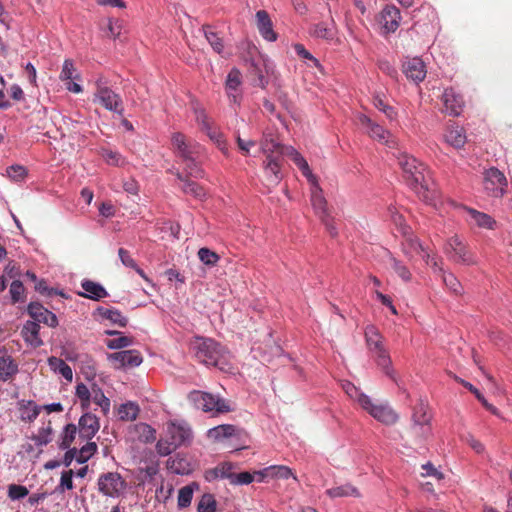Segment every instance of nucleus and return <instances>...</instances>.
<instances>
[{
  "instance_id": "nucleus-27",
  "label": "nucleus",
  "mask_w": 512,
  "mask_h": 512,
  "mask_svg": "<svg viewBox=\"0 0 512 512\" xmlns=\"http://www.w3.org/2000/svg\"><path fill=\"white\" fill-rule=\"evenodd\" d=\"M260 146L266 158H271V155H279L280 158L284 156V146L272 134H264Z\"/></svg>"
},
{
  "instance_id": "nucleus-16",
  "label": "nucleus",
  "mask_w": 512,
  "mask_h": 512,
  "mask_svg": "<svg viewBox=\"0 0 512 512\" xmlns=\"http://www.w3.org/2000/svg\"><path fill=\"white\" fill-rule=\"evenodd\" d=\"M282 162L283 158H280L279 155H271V158H266L264 162V172L268 186H276L281 181Z\"/></svg>"
},
{
  "instance_id": "nucleus-6",
  "label": "nucleus",
  "mask_w": 512,
  "mask_h": 512,
  "mask_svg": "<svg viewBox=\"0 0 512 512\" xmlns=\"http://www.w3.org/2000/svg\"><path fill=\"white\" fill-rule=\"evenodd\" d=\"M188 399L198 409L204 412H213L214 414L226 413L231 410L225 399L214 396L213 394L194 390L189 393Z\"/></svg>"
},
{
  "instance_id": "nucleus-20",
  "label": "nucleus",
  "mask_w": 512,
  "mask_h": 512,
  "mask_svg": "<svg viewBox=\"0 0 512 512\" xmlns=\"http://www.w3.org/2000/svg\"><path fill=\"white\" fill-rule=\"evenodd\" d=\"M21 336L28 345L34 348L43 345V341L40 337V325L33 320L25 322L21 329Z\"/></svg>"
},
{
  "instance_id": "nucleus-8",
  "label": "nucleus",
  "mask_w": 512,
  "mask_h": 512,
  "mask_svg": "<svg viewBox=\"0 0 512 512\" xmlns=\"http://www.w3.org/2000/svg\"><path fill=\"white\" fill-rule=\"evenodd\" d=\"M361 407L377 421L392 425L398 421V414L387 404H374L370 397L361 398Z\"/></svg>"
},
{
  "instance_id": "nucleus-29",
  "label": "nucleus",
  "mask_w": 512,
  "mask_h": 512,
  "mask_svg": "<svg viewBox=\"0 0 512 512\" xmlns=\"http://www.w3.org/2000/svg\"><path fill=\"white\" fill-rule=\"evenodd\" d=\"M94 313L100 316L102 319H107L120 327H125L128 322L127 318L115 308L98 307Z\"/></svg>"
},
{
  "instance_id": "nucleus-31",
  "label": "nucleus",
  "mask_w": 512,
  "mask_h": 512,
  "mask_svg": "<svg viewBox=\"0 0 512 512\" xmlns=\"http://www.w3.org/2000/svg\"><path fill=\"white\" fill-rule=\"evenodd\" d=\"M48 364L52 370L60 373L67 381H72L73 372L71 367L64 360L51 356L48 358Z\"/></svg>"
},
{
  "instance_id": "nucleus-45",
  "label": "nucleus",
  "mask_w": 512,
  "mask_h": 512,
  "mask_svg": "<svg viewBox=\"0 0 512 512\" xmlns=\"http://www.w3.org/2000/svg\"><path fill=\"white\" fill-rule=\"evenodd\" d=\"M100 155L109 165L122 166L125 163L124 158L117 151L101 148Z\"/></svg>"
},
{
  "instance_id": "nucleus-46",
  "label": "nucleus",
  "mask_w": 512,
  "mask_h": 512,
  "mask_svg": "<svg viewBox=\"0 0 512 512\" xmlns=\"http://www.w3.org/2000/svg\"><path fill=\"white\" fill-rule=\"evenodd\" d=\"M97 451L95 442H87L81 449L77 450L76 461L78 463L87 462Z\"/></svg>"
},
{
  "instance_id": "nucleus-43",
  "label": "nucleus",
  "mask_w": 512,
  "mask_h": 512,
  "mask_svg": "<svg viewBox=\"0 0 512 512\" xmlns=\"http://www.w3.org/2000/svg\"><path fill=\"white\" fill-rule=\"evenodd\" d=\"M77 433V427L75 424H67L61 435V442L59 447L61 449H68L73 443Z\"/></svg>"
},
{
  "instance_id": "nucleus-53",
  "label": "nucleus",
  "mask_w": 512,
  "mask_h": 512,
  "mask_svg": "<svg viewBox=\"0 0 512 512\" xmlns=\"http://www.w3.org/2000/svg\"><path fill=\"white\" fill-rule=\"evenodd\" d=\"M342 388L345 391V393L353 400L357 401L359 405L361 406V398L362 397H368L364 393H362L353 383L351 382H344L342 384Z\"/></svg>"
},
{
  "instance_id": "nucleus-64",
  "label": "nucleus",
  "mask_w": 512,
  "mask_h": 512,
  "mask_svg": "<svg viewBox=\"0 0 512 512\" xmlns=\"http://www.w3.org/2000/svg\"><path fill=\"white\" fill-rule=\"evenodd\" d=\"M271 474L280 479H288L289 477H296L293 475L292 470L287 466H272L268 469Z\"/></svg>"
},
{
  "instance_id": "nucleus-30",
  "label": "nucleus",
  "mask_w": 512,
  "mask_h": 512,
  "mask_svg": "<svg viewBox=\"0 0 512 512\" xmlns=\"http://www.w3.org/2000/svg\"><path fill=\"white\" fill-rule=\"evenodd\" d=\"M309 33L314 38L332 40L335 35L334 24L332 21L331 23L321 22L313 24L309 29Z\"/></svg>"
},
{
  "instance_id": "nucleus-12",
  "label": "nucleus",
  "mask_w": 512,
  "mask_h": 512,
  "mask_svg": "<svg viewBox=\"0 0 512 512\" xmlns=\"http://www.w3.org/2000/svg\"><path fill=\"white\" fill-rule=\"evenodd\" d=\"M270 68L265 60H253L248 68V78L251 84L265 89L269 83Z\"/></svg>"
},
{
  "instance_id": "nucleus-44",
  "label": "nucleus",
  "mask_w": 512,
  "mask_h": 512,
  "mask_svg": "<svg viewBox=\"0 0 512 512\" xmlns=\"http://www.w3.org/2000/svg\"><path fill=\"white\" fill-rule=\"evenodd\" d=\"M59 78L61 81L65 83L70 80L79 79V75L71 59H66L64 61Z\"/></svg>"
},
{
  "instance_id": "nucleus-49",
  "label": "nucleus",
  "mask_w": 512,
  "mask_h": 512,
  "mask_svg": "<svg viewBox=\"0 0 512 512\" xmlns=\"http://www.w3.org/2000/svg\"><path fill=\"white\" fill-rule=\"evenodd\" d=\"M110 335H119L118 337L109 340L107 346L110 349H122L132 344V338L121 335L120 332H109Z\"/></svg>"
},
{
  "instance_id": "nucleus-11",
  "label": "nucleus",
  "mask_w": 512,
  "mask_h": 512,
  "mask_svg": "<svg viewBox=\"0 0 512 512\" xmlns=\"http://www.w3.org/2000/svg\"><path fill=\"white\" fill-rule=\"evenodd\" d=\"M359 123L366 128L367 134L374 140L378 142L391 146L394 144V140L390 132L384 129L381 125L374 122L370 117L365 114H360L358 116Z\"/></svg>"
},
{
  "instance_id": "nucleus-4",
  "label": "nucleus",
  "mask_w": 512,
  "mask_h": 512,
  "mask_svg": "<svg viewBox=\"0 0 512 512\" xmlns=\"http://www.w3.org/2000/svg\"><path fill=\"white\" fill-rule=\"evenodd\" d=\"M191 350L197 360L205 365L224 370L228 363V353L213 339L196 338L191 344Z\"/></svg>"
},
{
  "instance_id": "nucleus-26",
  "label": "nucleus",
  "mask_w": 512,
  "mask_h": 512,
  "mask_svg": "<svg viewBox=\"0 0 512 512\" xmlns=\"http://www.w3.org/2000/svg\"><path fill=\"white\" fill-rule=\"evenodd\" d=\"M81 287L84 292H80L79 295L82 297L98 301L108 296L106 289L97 282L84 280L81 283Z\"/></svg>"
},
{
  "instance_id": "nucleus-37",
  "label": "nucleus",
  "mask_w": 512,
  "mask_h": 512,
  "mask_svg": "<svg viewBox=\"0 0 512 512\" xmlns=\"http://www.w3.org/2000/svg\"><path fill=\"white\" fill-rule=\"evenodd\" d=\"M327 495H329L331 498H337V497H348V496H354L359 497V491L357 488L350 484L341 485L338 487L330 488L326 491Z\"/></svg>"
},
{
  "instance_id": "nucleus-42",
  "label": "nucleus",
  "mask_w": 512,
  "mask_h": 512,
  "mask_svg": "<svg viewBox=\"0 0 512 512\" xmlns=\"http://www.w3.org/2000/svg\"><path fill=\"white\" fill-rule=\"evenodd\" d=\"M445 252L447 254L453 253L455 256H464L466 253H468L466 245L458 236L450 238L445 248Z\"/></svg>"
},
{
  "instance_id": "nucleus-50",
  "label": "nucleus",
  "mask_w": 512,
  "mask_h": 512,
  "mask_svg": "<svg viewBox=\"0 0 512 512\" xmlns=\"http://www.w3.org/2000/svg\"><path fill=\"white\" fill-rule=\"evenodd\" d=\"M193 498V488L191 485L182 487L178 492V507L186 508L191 504Z\"/></svg>"
},
{
  "instance_id": "nucleus-39",
  "label": "nucleus",
  "mask_w": 512,
  "mask_h": 512,
  "mask_svg": "<svg viewBox=\"0 0 512 512\" xmlns=\"http://www.w3.org/2000/svg\"><path fill=\"white\" fill-rule=\"evenodd\" d=\"M138 413H139L138 405H136L132 402L124 403V404L120 405V407L118 408L119 419H121L123 421L135 420L138 416Z\"/></svg>"
},
{
  "instance_id": "nucleus-1",
  "label": "nucleus",
  "mask_w": 512,
  "mask_h": 512,
  "mask_svg": "<svg viewBox=\"0 0 512 512\" xmlns=\"http://www.w3.org/2000/svg\"><path fill=\"white\" fill-rule=\"evenodd\" d=\"M398 165L402 169L404 181L418 198L432 204L438 197V191L427 166L407 153L398 156Z\"/></svg>"
},
{
  "instance_id": "nucleus-38",
  "label": "nucleus",
  "mask_w": 512,
  "mask_h": 512,
  "mask_svg": "<svg viewBox=\"0 0 512 512\" xmlns=\"http://www.w3.org/2000/svg\"><path fill=\"white\" fill-rule=\"evenodd\" d=\"M203 132L207 134L210 140L213 141L223 153H227L228 148L226 140L224 139L223 134L214 124L203 130Z\"/></svg>"
},
{
  "instance_id": "nucleus-47",
  "label": "nucleus",
  "mask_w": 512,
  "mask_h": 512,
  "mask_svg": "<svg viewBox=\"0 0 512 512\" xmlns=\"http://www.w3.org/2000/svg\"><path fill=\"white\" fill-rule=\"evenodd\" d=\"M73 475L74 471L72 469L63 471L61 473L60 483L56 487L55 491L63 493L65 490H72L74 488Z\"/></svg>"
},
{
  "instance_id": "nucleus-36",
  "label": "nucleus",
  "mask_w": 512,
  "mask_h": 512,
  "mask_svg": "<svg viewBox=\"0 0 512 512\" xmlns=\"http://www.w3.org/2000/svg\"><path fill=\"white\" fill-rule=\"evenodd\" d=\"M404 241L402 242V251L404 254L408 256L413 255H419L423 252V248L418 242V240L411 235H408V232L406 231V234H404Z\"/></svg>"
},
{
  "instance_id": "nucleus-25",
  "label": "nucleus",
  "mask_w": 512,
  "mask_h": 512,
  "mask_svg": "<svg viewBox=\"0 0 512 512\" xmlns=\"http://www.w3.org/2000/svg\"><path fill=\"white\" fill-rule=\"evenodd\" d=\"M444 138L446 143L455 149H461L467 141L464 129L454 125L447 127Z\"/></svg>"
},
{
  "instance_id": "nucleus-13",
  "label": "nucleus",
  "mask_w": 512,
  "mask_h": 512,
  "mask_svg": "<svg viewBox=\"0 0 512 512\" xmlns=\"http://www.w3.org/2000/svg\"><path fill=\"white\" fill-rule=\"evenodd\" d=\"M402 70L407 79L420 83L426 77V66L423 60L419 57L406 58L403 62Z\"/></svg>"
},
{
  "instance_id": "nucleus-18",
  "label": "nucleus",
  "mask_w": 512,
  "mask_h": 512,
  "mask_svg": "<svg viewBox=\"0 0 512 512\" xmlns=\"http://www.w3.org/2000/svg\"><path fill=\"white\" fill-rule=\"evenodd\" d=\"M442 100L444 103L445 111L452 115L458 116L463 110L464 100L462 95L457 93L453 88L445 89Z\"/></svg>"
},
{
  "instance_id": "nucleus-2",
  "label": "nucleus",
  "mask_w": 512,
  "mask_h": 512,
  "mask_svg": "<svg viewBox=\"0 0 512 512\" xmlns=\"http://www.w3.org/2000/svg\"><path fill=\"white\" fill-rule=\"evenodd\" d=\"M171 142L174 153L185 163L187 176L203 178L204 170L199 165L204 152L203 147L196 141L187 139L180 132L172 134Z\"/></svg>"
},
{
  "instance_id": "nucleus-58",
  "label": "nucleus",
  "mask_w": 512,
  "mask_h": 512,
  "mask_svg": "<svg viewBox=\"0 0 512 512\" xmlns=\"http://www.w3.org/2000/svg\"><path fill=\"white\" fill-rule=\"evenodd\" d=\"M6 173L8 177L11 178L12 180L20 181L23 180L27 175V170L24 166L12 165L6 169Z\"/></svg>"
},
{
  "instance_id": "nucleus-61",
  "label": "nucleus",
  "mask_w": 512,
  "mask_h": 512,
  "mask_svg": "<svg viewBox=\"0 0 512 512\" xmlns=\"http://www.w3.org/2000/svg\"><path fill=\"white\" fill-rule=\"evenodd\" d=\"M443 282L454 294L459 295L462 291L461 283L456 279L453 274H444Z\"/></svg>"
},
{
  "instance_id": "nucleus-22",
  "label": "nucleus",
  "mask_w": 512,
  "mask_h": 512,
  "mask_svg": "<svg viewBox=\"0 0 512 512\" xmlns=\"http://www.w3.org/2000/svg\"><path fill=\"white\" fill-rule=\"evenodd\" d=\"M18 363L8 353H0V381L6 382L18 373Z\"/></svg>"
},
{
  "instance_id": "nucleus-48",
  "label": "nucleus",
  "mask_w": 512,
  "mask_h": 512,
  "mask_svg": "<svg viewBox=\"0 0 512 512\" xmlns=\"http://www.w3.org/2000/svg\"><path fill=\"white\" fill-rule=\"evenodd\" d=\"M292 161L295 163V165L298 166L302 174L308 179L309 182H314L316 177L312 174L307 161L300 153H294Z\"/></svg>"
},
{
  "instance_id": "nucleus-60",
  "label": "nucleus",
  "mask_w": 512,
  "mask_h": 512,
  "mask_svg": "<svg viewBox=\"0 0 512 512\" xmlns=\"http://www.w3.org/2000/svg\"><path fill=\"white\" fill-rule=\"evenodd\" d=\"M195 119L198 125L200 126L201 130H205L206 128H209L214 122L208 117L205 110L202 108H195Z\"/></svg>"
},
{
  "instance_id": "nucleus-7",
  "label": "nucleus",
  "mask_w": 512,
  "mask_h": 512,
  "mask_svg": "<svg viewBox=\"0 0 512 512\" xmlns=\"http://www.w3.org/2000/svg\"><path fill=\"white\" fill-rule=\"evenodd\" d=\"M94 102H98L106 110L112 111L119 116L124 115V106L121 96L105 86L101 80L96 82Z\"/></svg>"
},
{
  "instance_id": "nucleus-24",
  "label": "nucleus",
  "mask_w": 512,
  "mask_h": 512,
  "mask_svg": "<svg viewBox=\"0 0 512 512\" xmlns=\"http://www.w3.org/2000/svg\"><path fill=\"white\" fill-rule=\"evenodd\" d=\"M311 184V203L315 210V213L321 218L323 215H327V201L323 196L322 189L319 187L317 183V179L315 178L314 182H310Z\"/></svg>"
},
{
  "instance_id": "nucleus-5",
  "label": "nucleus",
  "mask_w": 512,
  "mask_h": 512,
  "mask_svg": "<svg viewBox=\"0 0 512 512\" xmlns=\"http://www.w3.org/2000/svg\"><path fill=\"white\" fill-rule=\"evenodd\" d=\"M365 339L369 350L372 352L377 365L385 372L389 377H393V369L391 368V358L389 352L386 350L383 344V336L379 330L369 325L365 329Z\"/></svg>"
},
{
  "instance_id": "nucleus-3",
  "label": "nucleus",
  "mask_w": 512,
  "mask_h": 512,
  "mask_svg": "<svg viewBox=\"0 0 512 512\" xmlns=\"http://www.w3.org/2000/svg\"><path fill=\"white\" fill-rule=\"evenodd\" d=\"M193 437L191 427L184 421H170L166 426L164 438L156 444L157 453L160 456H168L178 447L187 445Z\"/></svg>"
},
{
  "instance_id": "nucleus-55",
  "label": "nucleus",
  "mask_w": 512,
  "mask_h": 512,
  "mask_svg": "<svg viewBox=\"0 0 512 512\" xmlns=\"http://www.w3.org/2000/svg\"><path fill=\"white\" fill-rule=\"evenodd\" d=\"M140 439L145 443H151L156 440V430L147 424H140L138 426Z\"/></svg>"
},
{
  "instance_id": "nucleus-59",
  "label": "nucleus",
  "mask_w": 512,
  "mask_h": 512,
  "mask_svg": "<svg viewBox=\"0 0 512 512\" xmlns=\"http://www.w3.org/2000/svg\"><path fill=\"white\" fill-rule=\"evenodd\" d=\"M52 427L49 424L47 427L39 430L38 434L33 438L36 445L43 446L51 442Z\"/></svg>"
},
{
  "instance_id": "nucleus-52",
  "label": "nucleus",
  "mask_w": 512,
  "mask_h": 512,
  "mask_svg": "<svg viewBox=\"0 0 512 512\" xmlns=\"http://www.w3.org/2000/svg\"><path fill=\"white\" fill-rule=\"evenodd\" d=\"M197 510L198 512H215L216 501L213 496L210 494L203 495L198 503Z\"/></svg>"
},
{
  "instance_id": "nucleus-41",
  "label": "nucleus",
  "mask_w": 512,
  "mask_h": 512,
  "mask_svg": "<svg viewBox=\"0 0 512 512\" xmlns=\"http://www.w3.org/2000/svg\"><path fill=\"white\" fill-rule=\"evenodd\" d=\"M92 400L93 402L101 408V411L104 415H107L110 410V400L107 398L100 388H97L96 385L92 387Z\"/></svg>"
},
{
  "instance_id": "nucleus-10",
  "label": "nucleus",
  "mask_w": 512,
  "mask_h": 512,
  "mask_svg": "<svg viewBox=\"0 0 512 512\" xmlns=\"http://www.w3.org/2000/svg\"><path fill=\"white\" fill-rule=\"evenodd\" d=\"M507 186L505 175L497 168H490L484 177V189L493 197H502Z\"/></svg>"
},
{
  "instance_id": "nucleus-57",
  "label": "nucleus",
  "mask_w": 512,
  "mask_h": 512,
  "mask_svg": "<svg viewBox=\"0 0 512 512\" xmlns=\"http://www.w3.org/2000/svg\"><path fill=\"white\" fill-rule=\"evenodd\" d=\"M25 288L21 281L14 280L10 285V295L12 299V303H17L22 300V296L24 294Z\"/></svg>"
},
{
  "instance_id": "nucleus-23",
  "label": "nucleus",
  "mask_w": 512,
  "mask_h": 512,
  "mask_svg": "<svg viewBox=\"0 0 512 512\" xmlns=\"http://www.w3.org/2000/svg\"><path fill=\"white\" fill-rule=\"evenodd\" d=\"M430 421L431 417L428 414V407L424 403L416 405L412 415V424H415V428H420L423 430V433H431Z\"/></svg>"
},
{
  "instance_id": "nucleus-19",
  "label": "nucleus",
  "mask_w": 512,
  "mask_h": 512,
  "mask_svg": "<svg viewBox=\"0 0 512 512\" xmlns=\"http://www.w3.org/2000/svg\"><path fill=\"white\" fill-rule=\"evenodd\" d=\"M100 428L98 418L91 414L85 413L79 419V435L81 438L90 440L98 432Z\"/></svg>"
},
{
  "instance_id": "nucleus-40",
  "label": "nucleus",
  "mask_w": 512,
  "mask_h": 512,
  "mask_svg": "<svg viewBox=\"0 0 512 512\" xmlns=\"http://www.w3.org/2000/svg\"><path fill=\"white\" fill-rule=\"evenodd\" d=\"M470 218L479 226L483 228L492 229L495 221L488 214L479 212L472 208L467 209Z\"/></svg>"
},
{
  "instance_id": "nucleus-17",
  "label": "nucleus",
  "mask_w": 512,
  "mask_h": 512,
  "mask_svg": "<svg viewBox=\"0 0 512 512\" xmlns=\"http://www.w3.org/2000/svg\"><path fill=\"white\" fill-rule=\"evenodd\" d=\"M241 84V71L238 68H232L225 81V90L228 98L234 103H238L240 101L241 93L239 92V87Z\"/></svg>"
},
{
  "instance_id": "nucleus-28",
  "label": "nucleus",
  "mask_w": 512,
  "mask_h": 512,
  "mask_svg": "<svg viewBox=\"0 0 512 512\" xmlns=\"http://www.w3.org/2000/svg\"><path fill=\"white\" fill-rule=\"evenodd\" d=\"M177 178L183 183L181 190L196 199L202 200L206 196L205 189L198 183L189 180L186 176L181 173H177Z\"/></svg>"
},
{
  "instance_id": "nucleus-33",
  "label": "nucleus",
  "mask_w": 512,
  "mask_h": 512,
  "mask_svg": "<svg viewBox=\"0 0 512 512\" xmlns=\"http://www.w3.org/2000/svg\"><path fill=\"white\" fill-rule=\"evenodd\" d=\"M203 31H204V36L207 39V41L209 42V44L211 45L212 49L216 53L221 54L224 50L223 39L209 25L203 26Z\"/></svg>"
},
{
  "instance_id": "nucleus-54",
  "label": "nucleus",
  "mask_w": 512,
  "mask_h": 512,
  "mask_svg": "<svg viewBox=\"0 0 512 512\" xmlns=\"http://www.w3.org/2000/svg\"><path fill=\"white\" fill-rule=\"evenodd\" d=\"M29 494L27 487L18 484H11L8 487V497L11 500H19Z\"/></svg>"
},
{
  "instance_id": "nucleus-9",
  "label": "nucleus",
  "mask_w": 512,
  "mask_h": 512,
  "mask_svg": "<svg viewBox=\"0 0 512 512\" xmlns=\"http://www.w3.org/2000/svg\"><path fill=\"white\" fill-rule=\"evenodd\" d=\"M125 488L126 482L117 472H107L98 478V489L105 496L118 497Z\"/></svg>"
},
{
  "instance_id": "nucleus-21",
  "label": "nucleus",
  "mask_w": 512,
  "mask_h": 512,
  "mask_svg": "<svg viewBox=\"0 0 512 512\" xmlns=\"http://www.w3.org/2000/svg\"><path fill=\"white\" fill-rule=\"evenodd\" d=\"M256 24L259 33L267 41H275L277 34L273 30V24L269 14L265 10H259L256 13Z\"/></svg>"
},
{
  "instance_id": "nucleus-56",
  "label": "nucleus",
  "mask_w": 512,
  "mask_h": 512,
  "mask_svg": "<svg viewBox=\"0 0 512 512\" xmlns=\"http://www.w3.org/2000/svg\"><path fill=\"white\" fill-rule=\"evenodd\" d=\"M295 53L302 59L308 60L313 66L319 67V61L304 47L303 44L297 43L293 46Z\"/></svg>"
},
{
  "instance_id": "nucleus-62",
  "label": "nucleus",
  "mask_w": 512,
  "mask_h": 512,
  "mask_svg": "<svg viewBox=\"0 0 512 512\" xmlns=\"http://www.w3.org/2000/svg\"><path fill=\"white\" fill-rule=\"evenodd\" d=\"M107 28V35L115 39L120 36L123 28V23L119 19H109Z\"/></svg>"
},
{
  "instance_id": "nucleus-34",
  "label": "nucleus",
  "mask_w": 512,
  "mask_h": 512,
  "mask_svg": "<svg viewBox=\"0 0 512 512\" xmlns=\"http://www.w3.org/2000/svg\"><path fill=\"white\" fill-rule=\"evenodd\" d=\"M373 105L381 111L390 121H395L397 118V111L389 105L384 96L376 95L373 97Z\"/></svg>"
},
{
  "instance_id": "nucleus-14",
  "label": "nucleus",
  "mask_w": 512,
  "mask_h": 512,
  "mask_svg": "<svg viewBox=\"0 0 512 512\" xmlns=\"http://www.w3.org/2000/svg\"><path fill=\"white\" fill-rule=\"evenodd\" d=\"M27 313L32 318V320L37 322L39 325L40 323H44L52 328H55L58 325V319L56 315L43 307L40 303H30L27 308Z\"/></svg>"
},
{
  "instance_id": "nucleus-63",
  "label": "nucleus",
  "mask_w": 512,
  "mask_h": 512,
  "mask_svg": "<svg viewBox=\"0 0 512 512\" xmlns=\"http://www.w3.org/2000/svg\"><path fill=\"white\" fill-rule=\"evenodd\" d=\"M75 393L76 396L81 400L83 406H87L89 404L92 391L90 392L89 388L85 384H77Z\"/></svg>"
},
{
  "instance_id": "nucleus-35",
  "label": "nucleus",
  "mask_w": 512,
  "mask_h": 512,
  "mask_svg": "<svg viewBox=\"0 0 512 512\" xmlns=\"http://www.w3.org/2000/svg\"><path fill=\"white\" fill-rule=\"evenodd\" d=\"M40 410L41 407L37 406L33 401H28L20 405V418L23 421L32 422L38 417Z\"/></svg>"
},
{
  "instance_id": "nucleus-32",
  "label": "nucleus",
  "mask_w": 512,
  "mask_h": 512,
  "mask_svg": "<svg viewBox=\"0 0 512 512\" xmlns=\"http://www.w3.org/2000/svg\"><path fill=\"white\" fill-rule=\"evenodd\" d=\"M236 428L230 424H223L208 430V437L214 441H221L235 434Z\"/></svg>"
},
{
  "instance_id": "nucleus-51",
  "label": "nucleus",
  "mask_w": 512,
  "mask_h": 512,
  "mask_svg": "<svg viewBox=\"0 0 512 512\" xmlns=\"http://www.w3.org/2000/svg\"><path fill=\"white\" fill-rule=\"evenodd\" d=\"M143 359L138 350H125L124 368L137 367L142 363Z\"/></svg>"
},
{
  "instance_id": "nucleus-15",
  "label": "nucleus",
  "mask_w": 512,
  "mask_h": 512,
  "mask_svg": "<svg viewBox=\"0 0 512 512\" xmlns=\"http://www.w3.org/2000/svg\"><path fill=\"white\" fill-rule=\"evenodd\" d=\"M400 11L393 5H387L381 11L379 16V23L384 33L389 34L395 32L400 24Z\"/></svg>"
}]
</instances>
